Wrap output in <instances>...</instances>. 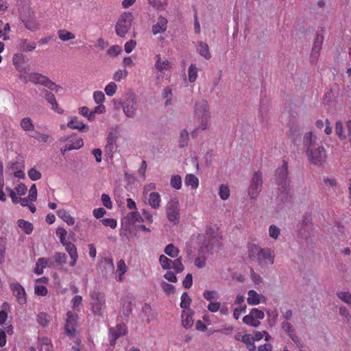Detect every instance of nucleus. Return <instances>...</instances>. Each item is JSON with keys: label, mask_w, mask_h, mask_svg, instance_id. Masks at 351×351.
I'll list each match as a JSON object with an SVG mask.
<instances>
[{"label": "nucleus", "mask_w": 351, "mask_h": 351, "mask_svg": "<svg viewBox=\"0 0 351 351\" xmlns=\"http://www.w3.org/2000/svg\"><path fill=\"white\" fill-rule=\"evenodd\" d=\"M45 99L51 105V108L53 110L58 114L63 113V110L58 107V104L53 93L48 90H45Z\"/></svg>", "instance_id": "obj_24"}, {"label": "nucleus", "mask_w": 351, "mask_h": 351, "mask_svg": "<svg viewBox=\"0 0 351 351\" xmlns=\"http://www.w3.org/2000/svg\"><path fill=\"white\" fill-rule=\"evenodd\" d=\"M77 314L69 311L66 313V319L64 325L65 332L69 337H74L77 332L78 321Z\"/></svg>", "instance_id": "obj_13"}, {"label": "nucleus", "mask_w": 351, "mask_h": 351, "mask_svg": "<svg viewBox=\"0 0 351 351\" xmlns=\"http://www.w3.org/2000/svg\"><path fill=\"white\" fill-rule=\"evenodd\" d=\"M37 322L42 326H47L49 323V316L47 313L42 312L37 316Z\"/></svg>", "instance_id": "obj_53"}, {"label": "nucleus", "mask_w": 351, "mask_h": 351, "mask_svg": "<svg viewBox=\"0 0 351 351\" xmlns=\"http://www.w3.org/2000/svg\"><path fill=\"white\" fill-rule=\"evenodd\" d=\"M135 96L133 93H128L123 96L121 105L125 115L129 118H133L136 115Z\"/></svg>", "instance_id": "obj_9"}, {"label": "nucleus", "mask_w": 351, "mask_h": 351, "mask_svg": "<svg viewBox=\"0 0 351 351\" xmlns=\"http://www.w3.org/2000/svg\"><path fill=\"white\" fill-rule=\"evenodd\" d=\"M93 99L96 104H101L105 100V95L103 92L100 90L95 91L93 93Z\"/></svg>", "instance_id": "obj_61"}, {"label": "nucleus", "mask_w": 351, "mask_h": 351, "mask_svg": "<svg viewBox=\"0 0 351 351\" xmlns=\"http://www.w3.org/2000/svg\"><path fill=\"white\" fill-rule=\"evenodd\" d=\"M18 226L27 234H29L33 231V225L32 223L25 221L23 219L18 220Z\"/></svg>", "instance_id": "obj_39"}, {"label": "nucleus", "mask_w": 351, "mask_h": 351, "mask_svg": "<svg viewBox=\"0 0 351 351\" xmlns=\"http://www.w3.org/2000/svg\"><path fill=\"white\" fill-rule=\"evenodd\" d=\"M117 89V84L114 82H111L106 86L104 91L108 96L112 97L115 94Z\"/></svg>", "instance_id": "obj_55"}, {"label": "nucleus", "mask_w": 351, "mask_h": 351, "mask_svg": "<svg viewBox=\"0 0 351 351\" xmlns=\"http://www.w3.org/2000/svg\"><path fill=\"white\" fill-rule=\"evenodd\" d=\"M166 216L169 222L173 225H178L180 222V209L178 200L176 198L171 199L166 205Z\"/></svg>", "instance_id": "obj_8"}, {"label": "nucleus", "mask_w": 351, "mask_h": 351, "mask_svg": "<svg viewBox=\"0 0 351 351\" xmlns=\"http://www.w3.org/2000/svg\"><path fill=\"white\" fill-rule=\"evenodd\" d=\"M281 326L283 330L289 335L291 340L295 343H298L299 342V337L296 335L291 324L288 322H283Z\"/></svg>", "instance_id": "obj_27"}, {"label": "nucleus", "mask_w": 351, "mask_h": 351, "mask_svg": "<svg viewBox=\"0 0 351 351\" xmlns=\"http://www.w3.org/2000/svg\"><path fill=\"white\" fill-rule=\"evenodd\" d=\"M27 173H28V176L29 177V178L33 181L38 180L40 179V178H41L40 172L34 168L30 169L28 171Z\"/></svg>", "instance_id": "obj_63"}, {"label": "nucleus", "mask_w": 351, "mask_h": 351, "mask_svg": "<svg viewBox=\"0 0 351 351\" xmlns=\"http://www.w3.org/2000/svg\"><path fill=\"white\" fill-rule=\"evenodd\" d=\"M160 285H161V287H162L163 291L167 295L172 294L176 291L175 286L171 284H169L165 281H162L161 282Z\"/></svg>", "instance_id": "obj_54"}, {"label": "nucleus", "mask_w": 351, "mask_h": 351, "mask_svg": "<svg viewBox=\"0 0 351 351\" xmlns=\"http://www.w3.org/2000/svg\"><path fill=\"white\" fill-rule=\"evenodd\" d=\"M264 317L265 313L263 311L256 308H254L250 311L249 315L244 316L243 318V322L244 324L248 326L252 327H258L261 324L259 320L263 319Z\"/></svg>", "instance_id": "obj_12"}, {"label": "nucleus", "mask_w": 351, "mask_h": 351, "mask_svg": "<svg viewBox=\"0 0 351 351\" xmlns=\"http://www.w3.org/2000/svg\"><path fill=\"white\" fill-rule=\"evenodd\" d=\"M338 298L351 308V294L347 291L337 293Z\"/></svg>", "instance_id": "obj_50"}, {"label": "nucleus", "mask_w": 351, "mask_h": 351, "mask_svg": "<svg viewBox=\"0 0 351 351\" xmlns=\"http://www.w3.org/2000/svg\"><path fill=\"white\" fill-rule=\"evenodd\" d=\"M194 312L192 309L184 310L182 313V325L184 328L188 329L192 327L193 325V316Z\"/></svg>", "instance_id": "obj_22"}, {"label": "nucleus", "mask_w": 351, "mask_h": 351, "mask_svg": "<svg viewBox=\"0 0 351 351\" xmlns=\"http://www.w3.org/2000/svg\"><path fill=\"white\" fill-rule=\"evenodd\" d=\"M197 51L200 56L204 57L206 60L211 58L212 56L210 52L209 47L208 44L203 41H199L197 45Z\"/></svg>", "instance_id": "obj_29"}, {"label": "nucleus", "mask_w": 351, "mask_h": 351, "mask_svg": "<svg viewBox=\"0 0 351 351\" xmlns=\"http://www.w3.org/2000/svg\"><path fill=\"white\" fill-rule=\"evenodd\" d=\"M58 38L64 42L73 40L75 38L73 33L64 29H61L58 31Z\"/></svg>", "instance_id": "obj_37"}, {"label": "nucleus", "mask_w": 351, "mask_h": 351, "mask_svg": "<svg viewBox=\"0 0 351 351\" xmlns=\"http://www.w3.org/2000/svg\"><path fill=\"white\" fill-rule=\"evenodd\" d=\"M128 271V267L125 265V261L123 259L119 260L117 262L116 273L118 274L117 281L123 282L124 279V275Z\"/></svg>", "instance_id": "obj_30"}, {"label": "nucleus", "mask_w": 351, "mask_h": 351, "mask_svg": "<svg viewBox=\"0 0 351 351\" xmlns=\"http://www.w3.org/2000/svg\"><path fill=\"white\" fill-rule=\"evenodd\" d=\"M191 303V299L186 292H184L181 296L180 307L185 310L189 309Z\"/></svg>", "instance_id": "obj_46"}, {"label": "nucleus", "mask_w": 351, "mask_h": 351, "mask_svg": "<svg viewBox=\"0 0 351 351\" xmlns=\"http://www.w3.org/2000/svg\"><path fill=\"white\" fill-rule=\"evenodd\" d=\"M195 118L198 122L199 125L191 132L193 138L197 136L199 130H205L210 125V114L208 104L206 100L202 99L196 103Z\"/></svg>", "instance_id": "obj_1"}, {"label": "nucleus", "mask_w": 351, "mask_h": 351, "mask_svg": "<svg viewBox=\"0 0 351 351\" xmlns=\"http://www.w3.org/2000/svg\"><path fill=\"white\" fill-rule=\"evenodd\" d=\"M171 268H173L175 273L177 274L181 273L184 270V267L182 263V258L180 257L173 261Z\"/></svg>", "instance_id": "obj_52"}, {"label": "nucleus", "mask_w": 351, "mask_h": 351, "mask_svg": "<svg viewBox=\"0 0 351 351\" xmlns=\"http://www.w3.org/2000/svg\"><path fill=\"white\" fill-rule=\"evenodd\" d=\"M51 261L47 258H40L37 260L36 263V267L34 268V273L38 275H41L43 273V269L47 267H50Z\"/></svg>", "instance_id": "obj_25"}, {"label": "nucleus", "mask_w": 351, "mask_h": 351, "mask_svg": "<svg viewBox=\"0 0 351 351\" xmlns=\"http://www.w3.org/2000/svg\"><path fill=\"white\" fill-rule=\"evenodd\" d=\"M101 221L104 226L110 227L112 229L115 228L117 226V220L114 219L105 218L103 219Z\"/></svg>", "instance_id": "obj_64"}, {"label": "nucleus", "mask_w": 351, "mask_h": 351, "mask_svg": "<svg viewBox=\"0 0 351 351\" xmlns=\"http://www.w3.org/2000/svg\"><path fill=\"white\" fill-rule=\"evenodd\" d=\"M306 154L309 162L315 166H322L327 158L326 151L323 145H320L317 148L310 150H306Z\"/></svg>", "instance_id": "obj_7"}, {"label": "nucleus", "mask_w": 351, "mask_h": 351, "mask_svg": "<svg viewBox=\"0 0 351 351\" xmlns=\"http://www.w3.org/2000/svg\"><path fill=\"white\" fill-rule=\"evenodd\" d=\"M57 215L62 219L69 226H73L75 223V219L65 209H60L57 211Z\"/></svg>", "instance_id": "obj_32"}, {"label": "nucleus", "mask_w": 351, "mask_h": 351, "mask_svg": "<svg viewBox=\"0 0 351 351\" xmlns=\"http://www.w3.org/2000/svg\"><path fill=\"white\" fill-rule=\"evenodd\" d=\"M149 3L156 10H164L167 5V0L162 2L160 0H148Z\"/></svg>", "instance_id": "obj_51"}, {"label": "nucleus", "mask_w": 351, "mask_h": 351, "mask_svg": "<svg viewBox=\"0 0 351 351\" xmlns=\"http://www.w3.org/2000/svg\"><path fill=\"white\" fill-rule=\"evenodd\" d=\"M19 17L29 31L34 32L40 29V23L38 21L35 12L29 7L22 8L19 12Z\"/></svg>", "instance_id": "obj_3"}, {"label": "nucleus", "mask_w": 351, "mask_h": 351, "mask_svg": "<svg viewBox=\"0 0 351 351\" xmlns=\"http://www.w3.org/2000/svg\"><path fill=\"white\" fill-rule=\"evenodd\" d=\"M20 125L24 131L27 132L34 130V125L29 117L23 118L21 121Z\"/></svg>", "instance_id": "obj_38"}, {"label": "nucleus", "mask_w": 351, "mask_h": 351, "mask_svg": "<svg viewBox=\"0 0 351 351\" xmlns=\"http://www.w3.org/2000/svg\"><path fill=\"white\" fill-rule=\"evenodd\" d=\"M128 75V72L125 69H119L117 71L114 75H113V80L119 82L121 79L125 78Z\"/></svg>", "instance_id": "obj_58"}, {"label": "nucleus", "mask_w": 351, "mask_h": 351, "mask_svg": "<svg viewBox=\"0 0 351 351\" xmlns=\"http://www.w3.org/2000/svg\"><path fill=\"white\" fill-rule=\"evenodd\" d=\"M91 309L94 314H101L106 306V299L104 293L99 291H93L90 293Z\"/></svg>", "instance_id": "obj_11"}, {"label": "nucleus", "mask_w": 351, "mask_h": 351, "mask_svg": "<svg viewBox=\"0 0 351 351\" xmlns=\"http://www.w3.org/2000/svg\"><path fill=\"white\" fill-rule=\"evenodd\" d=\"M25 56L21 53H15L12 58V62L16 69L19 71H24L23 64L24 62Z\"/></svg>", "instance_id": "obj_35"}, {"label": "nucleus", "mask_w": 351, "mask_h": 351, "mask_svg": "<svg viewBox=\"0 0 351 351\" xmlns=\"http://www.w3.org/2000/svg\"><path fill=\"white\" fill-rule=\"evenodd\" d=\"M189 141V133L186 130H183L180 132L179 146L180 147H184L188 145Z\"/></svg>", "instance_id": "obj_48"}, {"label": "nucleus", "mask_w": 351, "mask_h": 351, "mask_svg": "<svg viewBox=\"0 0 351 351\" xmlns=\"http://www.w3.org/2000/svg\"><path fill=\"white\" fill-rule=\"evenodd\" d=\"M16 47L21 52H32L36 48V44L27 38H21L17 40Z\"/></svg>", "instance_id": "obj_20"}, {"label": "nucleus", "mask_w": 351, "mask_h": 351, "mask_svg": "<svg viewBox=\"0 0 351 351\" xmlns=\"http://www.w3.org/2000/svg\"><path fill=\"white\" fill-rule=\"evenodd\" d=\"M171 186L177 190H179L182 188V178L179 175L172 176L170 180Z\"/></svg>", "instance_id": "obj_45"}, {"label": "nucleus", "mask_w": 351, "mask_h": 351, "mask_svg": "<svg viewBox=\"0 0 351 351\" xmlns=\"http://www.w3.org/2000/svg\"><path fill=\"white\" fill-rule=\"evenodd\" d=\"M275 176L278 189L282 193H287L289 191V181L287 180L288 165L285 160L282 166L276 171Z\"/></svg>", "instance_id": "obj_6"}, {"label": "nucleus", "mask_w": 351, "mask_h": 351, "mask_svg": "<svg viewBox=\"0 0 351 351\" xmlns=\"http://www.w3.org/2000/svg\"><path fill=\"white\" fill-rule=\"evenodd\" d=\"M303 145L306 150H310L311 149L317 148L318 146L323 144L316 135L309 132L304 136Z\"/></svg>", "instance_id": "obj_17"}, {"label": "nucleus", "mask_w": 351, "mask_h": 351, "mask_svg": "<svg viewBox=\"0 0 351 351\" xmlns=\"http://www.w3.org/2000/svg\"><path fill=\"white\" fill-rule=\"evenodd\" d=\"M188 75H189V80L190 82H194L197 80V66L191 64L189 66V70H188Z\"/></svg>", "instance_id": "obj_43"}, {"label": "nucleus", "mask_w": 351, "mask_h": 351, "mask_svg": "<svg viewBox=\"0 0 351 351\" xmlns=\"http://www.w3.org/2000/svg\"><path fill=\"white\" fill-rule=\"evenodd\" d=\"M203 296L208 301H211L214 299H218L219 298V295L217 291L209 290L204 291L203 293Z\"/></svg>", "instance_id": "obj_59"}, {"label": "nucleus", "mask_w": 351, "mask_h": 351, "mask_svg": "<svg viewBox=\"0 0 351 351\" xmlns=\"http://www.w3.org/2000/svg\"><path fill=\"white\" fill-rule=\"evenodd\" d=\"M323 184L328 190L336 191L338 188V182L335 178L324 177L323 178Z\"/></svg>", "instance_id": "obj_34"}, {"label": "nucleus", "mask_w": 351, "mask_h": 351, "mask_svg": "<svg viewBox=\"0 0 351 351\" xmlns=\"http://www.w3.org/2000/svg\"><path fill=\"white\" fill-rule=\"evenodd\" d=\"M133 20L134 16L131 12H125L122 13L115 25L117 35L119 37L125 38L132 27Z\"/></svg>", "instance_id": "obj_4"}, {"label": "nucleus", "mask_w": 351, "mask_h": 351, "mask_svg": "<svg viewBox=\"0 0 351 351\" xmlns=\"http://www.w3.org/2000/svg\"><path fill=\"white\" fill-rule=\"evenodd\" d=\"M34 134V135H32L31 136L38 141H40L44 143H50L53 140L49 134H41L40 132L37 131H35Z\"/></svg>", "instance_id": "obj_44"}, {"label": "nucleus", "mask_w": 351, "mask_h": 351, "mask_svg": "<svg viewBox=\"0 0 351 351\" xmlns=\"http://www.w3.org/2000/svg\"><path fill=\"white\" fill-rule=\"evenodd\" d=\"M159 263L163 269L168 270L171 269L173 261L165 255H160L159 257Z\"/></svg>", "instance_id": "obj_42"}, {"label": "nucleus", "mask_w": 351, "mask_h": 351, "mask_svg": "<svg viewBox=\"0 0 351 351\" xmlns=\"http://www.w3.org/2000/svg\"><path fill=\"white\" fill-rule=\"evenodd\" d=\"M249 258L256 261L261 265H273L274 263V252L269 248H261L252 244L248 248Z\"/></svg>", "instance_id": "obj_2"}, {"label": "nucleus", "mask_w": 351, "mask_h": 351, "mask_svg": "<svg viewBox=\"0 0 351 351\" xmlns=\"http://www.w3.org/2000/svg\"><path fill=\"white\" fill-rule=\"evenodd\" d=\"M136 41L135 40H130L124 45V50L127 53H131L136 47Z\"/></svg>", "instance_id": "obj_62"}, {"label": "nucleus", "mask_w": 351, "mask_h": 351, "mask_svg": "<svg viewBox=\"0 0 351 351\" xmlns=\"http://www.w3.org/2000/svg\"><path fill=\"white\" fill-rule=\"evenodd\" d=\"M10 289L19 304H23L26 302V293L22 285L19 282H13L10 285Z\"/></svg>", "instance_id": "obj_18"}, {"label": "nucleus", "mask_w": 351, "mask_h": 351, "mask_svg": "<svg viewBox=\"0 0 351 351\" xmlns=\"http://www.w3.org/2000/svg\"><path fill=\"white\" fill-rule=\"evenodd\" d=\"M324 40V36L322 35L317 34L313 43V46L311 51V58L317 60L319 57V51L322 49V45Z\"/></svg>", "instance_id": "obj_26"}, {"label": "nucleus", "mask_w": 351, "mask_h": 351, "mask_svg": "<svg viewBox=\"0 0 351 351\" xmlns=\"http://www.w3.org/2000/svg\"><path fill=\"white\" fill-rule=\"evenodd\" d=\"M241 341L243 342L249 351H256V347L254 344L252 336L249 334H245L241 337Z\"/></svg>", "instance_id": "obj_36"}, {"label": "nucleus", "mask_w": 351, "mask_h": 351, "mask_svg": "<svg viewBox=\"0 0 351 351\" xmlns=\"http://www.w3.org/2000/svg\"><path fill=\"white\" fill-rule=\"evenodd\" d=\"M161 197L158 192H152L149 195L148 203L149 206L154 208L157 209L160 206Z\"/></svg>", "instance_id": "obj_31"}, {"label": "nucleus", "mask_w": 351, "mask_h": 351, "mask_svg": "<svg viewBox=\"0 0 351 351\" xmlns=\"http://www.w3.org/2000/svg\"><path fill=\"white\" fill-rule=\"evenodd\" d=\"M156 59V63H155V68L157 71L160 72H162L165 70H168L171 69V62L167 60H162L160 55L157 54L155 56Z\"/></svg>", "instance_id": "obj_28"}, {"label": "nucleus", "mask_w": 351, "mask_h": 351, "mask_svg": "<svg viewBox=\"0 0 351 351\" xmlns=\"http://www.w3.org/2000/svg\"><path fill=\"white\" fill-rule=\"evenodd\" d=\"M54 259L58 265H62L66 261V255L63 252H56Z\"/></svg>", "instance_id": "obj_57"}, {"label": "nucleus", "mask_w": 351, "mask_h": 351, "mask_svg": "<svg viewBox=\"0 0 351 351\" xmlns=\"http://www.w3.org/2000/svg\"><path fill=\"white\" fill-rule=\"evenodd\" d=\"M265 302L266 298L263 295L258 293L253 289L248 291L247 302L249 305H258L260 303H265Z\"/></svg>", "instance_id": "obj_19"}, {"label": "nucleus", "mask_w": 351, "mask_h": 351, "mask_svg": "<svg viewBox=\"0 0 351 351\" xmlns=\"http://www.w3.org/2000/svg\"><path fill=\"white\" fill-rule=\"evenodd\" d=\"M121 51L119 45H112L108 49L107 53L110 56L116 57L121 53Z\"/></svg>", "instance_id": "obj_60"}, {"label": "nucleus", "mask_w": 351, "mask_h": 351, "mask_svg": "<svg viewBox=\"0 0 351 351\" xmlns=\"http://www.w3.org/2000/svg\"><path fill=\"white\" fill-rule=\"evenodd\" d=\"M28 80L34 84L44 86L49 90H55L56 92H58L62 89L60 86L56 84L49 77L37 72L28 73Z\"/></svg>", "instance_id": "obj_5"}, {"label": "nucleus", "mask_w": 351, "mask_h": 351, "mask_svg": "<svg viewBox=\"0 0 351 351\" xmlns=\"http://www.w3.org/2000/svg\"><path fill=\"white\" fill-rule=\"evenodd\" d=\"M125 218L128 219V221L130 223H134L136 222L143 221V219L142 216H141L139 213L137 211H133V212L129 213L127 215Z\"/></svg>", "instance_id": "obj_41"}, {"label": "nucleus", "mask_w": 351, "mask_h": 351, "mask_svg": "<svg viewBox=\"0 0 351 351\" xmlns=\"http://www.w3.org/2000/svg\"><path fill=\"white\" fill-rule=\"evenodd\" d=\"M165 253L171 258H176L179 254V249L173 244H168L164 250Z\"/></svg>", "instance_id": "obj_40"}, {"label": "nucleus", "mask_w": 351, "mask_h": 351, "mask_svg": "<svg viewBox=\"0 0 351 351\" xmlns=\"http://www.w3.org/2000/svg\"><path fill=\"white\" fill-rule=\"evenodd\" d=\"M202 237L204 238L205 241L203 243V245L207 250H212L217 242V238L215 232L214 228L211 226L206 228L205 235H199L198 239L202 240Z\"/></svg>", "instance_id": "obj_15"}, {"label": "nucleus", "mask_w": 351, "mask_h": 351, "mask_svg": "<svg viewBox=\"0 0 351 351\" xmlns=\"http://www.w3.org/2000/svg\"><path fill=\"white\" fill-rule=\"evenodd\" d=\"M219 195L222 200H227L230 197V189L227 185L221 184L219 189Z\"/></svg>", "instance_id": "obj_47"}, {"label": "nucleus", "mask_w": 351, "mask_h": 351, "mask_svg": "<svg viewBox=\"0 0 351 351\" xmlns=\"http://www.w3.org/2000/svg\"><path fill=\"white\" fill-rule=\"evenodd\" d=\"M71 143H68L67 145H69L71 150L73 149H79L84 145V141L82 138H77L75 140H71Z\"/></svg>", "instance_id": "obj_56"}, {"label": "nucleus", "mask_w": 351, "mask_h": 351, "mask_svg": "<svg viewBox=\"0 0 351 351\" xmlns=\"http://www.w3.org/2000/svg\"><path fill=\"white\" fill-rule=\"evenodd\" d=\"M127 332V326L124 324H119L109 330V343L111 346H114L116 341L120 337L125 335Z\"/></svg>", "instance_id": "obj_14"}, {"label": "nucleus", "mask_w": 351, "mask_h": 351, "mask_svg": "<svg viewBox=\"0 0 351 351\" xmlns=\"http://www.w3.org/2000/svg\"><path fill=\"white\" fill-rule=\"evenodd\" d=\"M67 126L73 130H78L81 132H86L88 130V126L80 121L77 117H73L68 122Z\"/></svg>", "instance_id": "obj_23"}, {"label": "nucleus", "mask_w": 351, "mask_h": 351, "mask_svg": "<svg viewBox=\"0 0 351 351\" xmlns=\"http://www.w3.org/2000/svg\"><path fill=\"white\" fill-rule=\"evenodd\" d=\"M184 183L186 186H190L193 189H196L199 186V179L194 174H186L184 178Z\"/></svg>", "instance_id": "obj_33"}, {"label": "nucleus", "mask_w": 351, "mask_h": 351, "mask_svg": "<svg viewBox=\"0 0 351 351\" xmlns=\"http://www.w3.org/2000/svg\"><path fill=\"white\" fill-rule=\"evenodd\" d=\"M335 133L341 140H345L351 136V120L346 123L344 127L342 121H337L335 124Z\"/></svg>", "instance_id": "obj_16"}, {"label": "nucleus", "mask_w": 351, "mask_h": 351, "mask_svg": "<svg viewBox=\"0 0 351 351\" xmlns=\"http://www.w3.org/2000/svg\"><path fill=\"white\" fill-rule=\"evenodd\" d=\"M167 23L168 21L165 17L159 16L157 23L152 27V34L156 35L165 32L167 29Z\"/></svg>", "instance_id": "obj_21"}, {"label": "nucleus", "mask_w": 351, "mask_h": 351, "mask_svg": "<svg viewBox=\"0 0 351 351\" xmlns=\"http://www.w3.org/2000/svg\"><path fill=\"white\" fill-rule=\"evenodd\" d=\"M7 241L4 237H0V263L5 261Z\"/></svg>", "instance_id": "obj_49"}, {"label": "nucleus", "mask_w": 351, "mask_h": 351, "mask_svg": "<svg viewBox=\"0 0 351 351\" xmlns=\"http://www.w3.org/2000/svg\"><path fill=\"white\" fill-rule=\"evenodd\" d=\"M263 178L260 171H255L248 188V195L251 199H256L262 190Z\"/></svg>", "instance_id": "obj_10"}]
</instances>
